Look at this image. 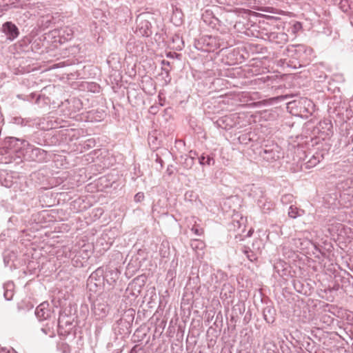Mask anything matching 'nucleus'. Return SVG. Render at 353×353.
<instances>
[{"label": "nucleus", "mask_w": 353, "mask_h": 353, "mask_svg": "<svg viewBox=\"0 0 353 353\" xmlns=\"http://www.w3.org/2000/svg\"><path fill=\"white\" fill-rule=\"evenodd\" d=\"M234 43V40L229 34H221V35L212 36L203 35L196 39L194 47L200 51L206 52H214L216 50L222 51Z\"/></svg>", "instance_id": "obj_1"}, {"label": "nucleus", "mask_w": 353, "mask_h": 353, "mask_svg": "<svg viewBox=\"0 0 353 353\" xmlns=\"http://www.w3.org/2000/svg\"><path fill=\"white\" fill-rule=\"evenodd\" d=\"M8 143V148L13 152H18L22 148H24V155L31 161L45 162L49 159V154L47 151L36 148L25 140L10 137Z\"/></svg>", "instance_id": "obj_2"}, {"label": "nucleus", "mask_w": 353, "mask_h": 353, "mask_svg": "<svg viewBox=\"0 0 353 353\" xmlns=\"http://www.w3.org/2000/svg\"><path fill=\"white\" fill-rule=\"evenodd\" d=\"M253 35L280 47L288 41V35L286 33L278 31L275 27L269 25L259 26L256 33H253Z\"/></svg>", "instance_id": "obj_3"}, {"label": "nucleus", "mask_w": 353, "mask_h": 353, "mask_svg": "<svg viewBox=\"0 0 353 353\" xmlns=\"http://www.w3.org/2000/svg\"><path fill=\"white\" fill-rule=\"evenodd\" d=\"M80 136V130L78 129L61 128L53 132L51 138V143L54 145L69 144L77 140Z\"/></svg>", "instance_id": "obj_4"}, {"label": "nucleus", "mask_w": 353, "mask_h": 353, "mask_svg": "<svg viewBox=\"0 0 353 353\" xmlns=\"http://www.w3.org/2000/svg\"><path fill=\"white\" fill-rule=\"evenodd\" d=\"M235 14L231 12H226L221 15V19H219L214 16H212V12H210L208 10H206L204 14L202 15V19L203 21L209 25L213 29L219 30V27L222 25L232 26L233 25V21L231 20L228 21L229 19H232Z\"/></svg>", "instance_id": "obj_5"}, {"label": "nucleus", "mask_w": 353, "mask_h": 353, "mask_svg": "<svg viewBox=\"0 0 353 353\" xmlns=\"http://www.w3.org/2000/svg\"><path fill=\"white\" fill-rule=\"evenodd\" d=\"M150 19L153 17L148 13H142L138 15L136 19L135 33L141 37H148L152 34V27Z\"/></svg>", "instance_id": "obj_6"}, {"label": "nucleus", "mask_w": 353, "mask_h": 353, "mask_svg": "<svg viewBox=\"0 0 353 353\" xmlns=\"http://www.w3.org/2000/svg\"><path fill=\"white\" fill-rule=\"evenodd\" d=\"M119 274L120 272L117 268H106L104 270L103 268H99L91 274L90 279L92 280L96 279L97 276H102L109 285H114Z\"/></svg>", "instance_id": "obj_7"}, {"label": "nucleus", "mask_w": 353, "mask_h": 353, "mask_svg": "<svg viewBox=\"0 0 353 353\" xmlns=\"http://www.w3.org/2000/svg\"><path fill=\"white\" fill-rule=\"evenodd\" d=\"M91 311L96 320L104 319L109 312V306L105 297L98 296L92 303Z\"/></svg>", "instance_id": "obj_8"}, {"label": "nucleus", "mask_w": 353, "mask_h": 353, "mask_svg": "<svg viewBox=\"0 0 353 353\" xmlns=\"http://www.w3.org/2000/svg\"><path fill=\"white\" fill-rule=\"evenodd\" d=\"M134 312L132 309L125 310L123 316L114 324V330L120 334L128 332L134 320Z\"/></svg>", "instance_id": "obj_9"}, {"label": "nucleus", "mask_w": 353, "mask_h": 353, "mask_svg": "<svg viewBox=\"0 0 353 353\" xmlns=\"http://www.w3.org/2000/svg\"><path fill=\"white\" fill-rule=\"evenodd\" d=\"M312 50L305 45H292L288 46L286 54L296 59H305L307 54H310Z\"/></svg>", "instance_id": "obj_10"}, {"label": "nucleus", "mask_w": 353, "mask_h": 353, "mask_svg": "<svg viewBox=\"0 0 353 353\" xmlns=\"http://www.w3.org/2000/svg\"><path fill=\"white\" fill-rule=\"evenodd\" d=\"M74 31L72 27L64 26L58 29H54L51 32L54 38H58L57 41L59 43H64L70 41L74 36Z\"/></svg>", "instance_id": "obj_11"}, {"label": "nucleus", "mask_w": 353, "mask_h": 353, "mask_svg": "<svg viewBox=\"0 0 353 353\" xmlns=\"http://www.w3.org/2000/svg\"><path fill=\"white\" fill-rule=\"evenodd\" d=\"M239 119V117L236 114L225 115L219 118L215 124L218 128L229 130L237 126Z\"/></svg>", "instance_id": "obj_12"}, {"label": "nucleus", "mask_w": 353, "mask_h": 353, "mask_svg": "<svg viewBox=\"0 0 353 353\" xmlns=\"http://www.w3.org/2000/svg\"><path fill=\"white\" fill-rule=\"evenodd\" d=\"M32 121L33 128L35 127L42 130H49L57 127V121L50 117H35Z\"/></svg>", "instance_id": "obj_13"}, {"label": "nucleus", "mask_w": 353, "mask_h": 353, "mask_svg": "<svg viewBox=\"0 0 353 353\" xmlns=\"http://www.w3.org/2000/svg\"><path fill=\"white\" fill-rule=\"evenodd\" d=\"M17 97L19 99L28 101H32L34 98H36L35 103L39 108H43L50 103V98L43 94L37 95L35 93H31L28 95L18 94Z\"/></svg>", "instance_id": "obj_14"}, {"label": "nucleus", "mask_w": 353, "mask_h": 353, "mask_svg": "<svg viewBox=\"0 0 353 353\" xmlns=\"http://www.w3.org/2000/svg\"><path fill=\"white\" fill-rule=\"evenodd\" d=\"M1 31L6 36L7 40L12 41L19 35V30L12 21L5 22L1 27Z\"/></svg>", "instance_id": "obj_15"}, {"label": "nucleus", "mask_w": 353, "mask_h": 353, "mask_svg": "<svg viewBox=\"0 0 353 353\" xmlns=\"http://www.w3.org/2000/svg\"><path fill=\"white\" fill-rule=\"evenodd\" d=\"M259 155L268 162L276 161L280 157L277 145L272 147L265 146V148L260 151Z\"/></svg>", "instance_id": "obj_16"}, {"label": "nucleus", "mask_w": 353, "mask_h": 353, "mask_svg": "<svg viewBox=\"0 0 353 353\" xmlns=\"http://www.w3.org/2000/svg\"><path fill=\"white\" fill-rule=\"evenodd\" d=\"M52 314L47 302H43L39 305L35 310V315L40 321L50 319Z\"/></svg>", "instance_id": "obj_17"}, {"label": "nucleus", "mask_w": 353, "mask_h": 353, "mask_svg": "<svg viewBox=\"0 0 353 353\" xmlns=\"http://www.w3.org/2000/svg\"><path fill=\"white\" fill-rule=\"evenodd\" d=\"M296 103H298L300 106L301 112L312 114L314 111V105L313 102L307 98L301 99L298 101H294L289 102L288 105V106L296 105Z\"/></svg>", "instance_id": "obj_18"}, {"label": "nucleus", "mask_w": 353, "mask_h": 353, "mask_svg": "<svg viewBox=\"0 0 353 353\" xmlns=\"http://www.w3.org/2000/svg\"><path fill=\"white\" fill-rule=\"evenodd\" d=\"M324 158L322 152H316L312 156L304 163L305 168L310 169L319 164Z\"/></svg>", "instance_id": "obj_19"}, {"label": "nucleus", "mask_w": 353, "mask_h": 353, "mask_svg": "<svg viewBox=\"0 0 353 353\" xmlns=\"http://www.w3.org/2000/svg\"><path fill=\"white\" fill-rule=\"evenodd\" d=\"M248 196L250 197L253 198L257 201L259 199H263L264 197V191L263 188L254 185L252 184L249 185V192Z\"/></svg>", "instance_id": "obj_20"}, {"label": "nucleus", "mask_w": 353, "mask_h": 353, "mask_svg": "<svg viewBox=\"0 0 353 353\" xmlns=\"http://www.w3.org/2000/svg\"><path fill=\"white\" fill-rule=\"evenodd\" d=\"M264 320L268 323H273L275 321L276 310L274 307L267 305L263 310Z\"/></svg>", "instance_id": "obj_21"}, {"label": "nucleus", "mask_w": 353, "mask_h": 353, "mask_svg": "<svg viewBox=\"0 0 353 353\" xmlns=\"http://www.w3.org/2000/svg\"><path fill=\"white\" fill-rule=\"evenodd\" d=\"M318 130L322 134L330 136L332 133V124L330 120L325 119L319 123Z\"/></svg>", "instance_id": "obj_22"}, {"label": "nucleus", "mask_w": 353, "mask_h": 353, "mask_svg": "<svg viewBox=\"0 0 353 353\" xmlns=\"http://www.w3.org/2000/svg\"><path fill=\"white\" fill-rule=\"evenodd\" d=\"M3 296L6 300L10 301L14 296V284L12 281H8L3 284Z\"/></svg>", "instance_id": "obj_23"}, {"label": "nucleus", "mask_w": 353, "mask_h": 353, "mask_svg": "<svg viewBox=\"0 0 353 353\" xmlns=\"http://www.w3.org/2000/svg\"><path fill=\"white\" fill-rule=\"evenodd\" d=\"M107 63L112 70H118L120 68V57L117 53L110 54L107 59Z\"/></svg>", "instance_id": "obj_24"}, {"label": "nucleus", "mask_w": 353, "mask_h": 353, "mask_svg": "<svg viewBox=\"0 0 353 353\" xmlns=\"http://www.w3.org/2000/svg\"><path fill=\"white\" fill-rule=\"evenodd\" d=\"M180 163L187 170H190L194 164V157L191 155H181L180 157Z\"/></svg>", "instance_id": "obj_25"}, {"label": "nucleus", "mask_w": 353, "mask_h": 353, "mask_svg": "<svg viewBox=\"0 0 353 353\" xmlns=\"http://www.w3.org/2000/svg\"><path fill=\"white\" fill-rule=\"evenodd\" d=\"M257 203L263 213H269L273 209V203L265 198L259 199Z\"/></svg>", "instance_id": "obj_26"}, {"label": "nucleus", "mask_w": 353, "mask_h": 353, "mask_svg": "<svg viewBox=\"0 0 353 353\" xmlns=\"http://www.w3.org/2000/svg\"><path fill=\"white\" fill-rule=\"evenodd\" d=\"M288 216L292 219H296L305 214V210L297 208L295 205H290L288 209Z\"/></svg>", "instance_id": "obj_27"}, {"label": "nucleus", "mask_w": 353, "mask_h": 353, "mask_svg": "<svg viewBox=\"0 0 353 353\" xmlns=\"http://www.w3.org/2000/svg\"><path fill=\"white\" fill-rule=\"evenodd\" d=\"M163 67L162 68L163 72L161 74H163V72L165 74L164 81L165 83L168 84L171 81V77H170V69L168 68L170 67V62L165 60H163L161 62Z\"/></svg>", "instance_id": "obj_28"}, {"label": "nucleus", "mask_w": 353, "mask_h": 353, "mask_svg": "<svg viewBox=\"0 0 353 353\" xmlns=\"http://www.w3.org/2000/svg\"><path fill=\"white\" fill-rule=\"evenodd\" d=\"M14 123L21 125V126H28V127H32V119L33 118H21V117H15L14 119Z\"/></svg>", "instance_id": "obj_29"}, {"label": "nucleus", "mask_w": 353, "mask_h": 353, "mask_svg": "<svg viewBox=\"0 0 353 353\" xmlns=\"http://www.w3.org/2000/svg\"><path fill=\"white\" fill-rule=\"evenodd\" d=\"M170 245L169 243L167 241H163L161 243L160 249H159V254L161 257L165 258L168 257L170 253Z\"/></svg>", "instance_id": "obj_30"}, {"label": "nucleus", "mask_w": 353, "mask_h": 353, "mask_svg": "<svg viewBox=\"0 0 353 353\" xmlns=\"http://www.w3.org/2000/svg\"><path fill=\"white\" fill-rule=\"evenodd\" d=\"M199 163L201 165H210L214 163V159L210 155H205L203 154L199 158Z\"/></svg>", "instance_id": "obj_31"}, {"label": "nucleus", "mask_w": 353, "mask_h": 353, "mask_svg": "<svg viewBox=\"0 0 353 353\" xmlns=\"http://www.w3.org/2000/svg\"><path fill=\"white\" fill-rule=\"evenodd\" d=\"M172 42L175 44L174 46H173L172 48L176 50H182V48L184 46V43L182 39L178 35H175L172 38Z\"/></svg>", "instance_id": "obj_32"}, {"label": "nucleus", "mask_w": 353, "mask_h": 353, "mask_svg": "<svg viewBox=\"0 0 353 353\" xmlns=\"http://www.w3.org/2000/svg\"><path fill=\"white\" fill-rule=\"evenodd\" d=\"M15 258V254L12 252H5L3 254V262L6 266L10 265V262Z\"/></svg>", "instance_id": "obj_33"}, {"label": "nucleus", "mask_w": 353, "mask_h": 353, "mask_svg": "<svg viewBox=\"0 0 353 353\" xmlns=\"http://www.w3.org/2000/svg\"><path fill=\"white\" fill-rule=\"evenodd\" d=\"M243 252H244L245 255L246 256L247 259L248 260H250V261H254L256 259V255L250 249L245 248L243 250Z\"/></svg>", "instance_id": "obj_34"}, {"label": "nucleus", "mask_w": 353, "mask_h": 353, "mask_svg": "<svg viewBox=\"0 0 353 353\" xmlns=\"http://www.w3.org/2000/svg\"><path fill=\"white\" fill-rule=\"evenodd\" d=\"M292 97L290 95H288V94H285V95H280V96H278L276 97H274L272 99V100L275 101H284L285 99H288L289 98H291Z\"/></svg>", "instance_id": "obj_35"}, {"label": "nucleus", "mask_w": 353, "mask_h": 353, "mask_svg": "<svg viewBox=\"0 0 353 353\" xmlns=\"http://www.w3.org/2000/svg\"><path fill=\"white\" fill-rule=\"evenodd\" d=\"M143 199H144V194H143V193H142V192H138V193H137V194H136V195L134 196V200H135L137 202H140V201H141Z\"/></svg>", "instance_id": "obj_36"}, {"label": "nucleus", "mask_w": 353, "mask_h": 353, "mask_svg": "<svg viewBox=\"0 0 353 353\" xmlns=\"http://www.w3.org/2000/svg\"><path fill=\"white\" fill-rule=\"evenodd\" d=\"M191 230L197 236H200L202 234V229L199 228L196 226H193L191 228Z\"/></svg>", "instance_id": "obj_37"}, {"label": "nucleus", "mask_w": 353, "mask_h": 353, "mask_svg": "<svg viewBox=\"0 0 353 353\" xmlns=\"http://www.w3.org/2000/svg\"><path fill=\"white\" fill-rule=\"evenodd\" d=\"M30 43V39L28 38H23V39H21L19 43L20 44V46H27L28 44H29Z\"/></svg>", "instance_id": "obj_38"}, {"label": "nucleus", "mask_w": 353, "mask_h": 353, "mask_svg": "<svg viewBox=\"0 0 353 353\" xmlns=\"http://www.w3.org/2000/svg\"><path fill=\"white\" fill-rule=\"evenodd\" d=\"M302 28V26H301V23H299V22H296L294 24V26H293V30L292 31L294 32L299 30L300 29H301Z\"/></svg>", "instance_id": "obj_39"}, {"label": "nucleus", "mask_w": 353, "mask_h": 353, "mask_svg": "<svg viewBox=\"0 0 353 353\" xmlns=\"http://www.w3.org/2000/svg\"><path fill=\"white\" fill-rule=\"evenodd\" d=\"M292 197V195L291 194H285V195H283L282 197H281V201L283 203H286L288 202V201H290Z\"/></svg>", "instance_id": "obj_40"}, {"label": "nucleus", "mask_w": 353, "mask_h": 353, "mask_svg": "<svg viewBox=\"0 0 353 353\" xmlns=\"http://www.w3.org/2000/svg\"><path fill=\"white\" fill-rule=\"evenodd\" d=\"M41 331L45 334H50V336H52V332H50V328H45V327H42L41 328Z\"/></svg>", "instance_id": "obj_41"}, {"label": "nucleus", "mask_w": 353, "mask_h": 353, "mask_svg": "<svg viewBox=\"0 0 353 353\" xmlns=\"http://www.w3.org/2000/svg\"><path fill=\"white\" fill-rule=\"evenodd\" d=\"M3 185L6 187L10 188L12 186V181H7V180L5 181V183H3Z\"/></svg>", "instance_id": "obj_42"}, {"label": "nucleus", "mask_w": 353, "mask_h": 353, "mask_svg": "<svg viewBox=\"0 0 353 353\" xmlns=\"http://www.w3.org/2000/svg\"><path fill=\"white\" fill-rule=\"evenodd\" d=\"M87 143H88L87 145L88 147H92L94 144V141L92 139H88V140H87Z\"/></svg>", "instance_id": "obj_43"}, {"label": "nucleus", "mask_w": 353, "mask_h": 353, "mask_svg": "<svg viewBox=\"0 0 353 353\" xmlns=\"http://www.w3.org/2000/svg\"><path fill=\"white\" fill-rule=\"evenodd\" d=\"M92 88H99V87L95 84V83H91L88 86V88L90 89L91 90H92Z\"/></svg>", "instance_id": "obj_44"}, {"label": "nucleus", "mask_w": 353, "mask_h": 353, "mask_svg": "<svg viewBox=\"0 0 353 353\" xmlns=\"http://www.w3.org/2000/svg\"><path fill=\"white\" fill-rule=\"evenodd\" d=\"M293 241L294 242V244H295L296 245H297V244H298V243L301 244V242H300V241H301V239H293ZM296 247L298 248V246H296Z\"/></svg>", "instance_id": "obj_45"}, {"label": "nucleus", "mask_w": 353, "mask_h": 353, "mask_svg": "<svg viewBox=\"0 0 353 353\" xmlns=\"http://www.w3.org/2000/svg\"><path fill=\"white\" fill-rule=\"evenodd\" d=\"M189 155L193 156L195 158V156H197V154L195 151L190 150L189 152Z\"/></svg>", "instance_id": "obj_46"}, {"label": "nucleus", "mask_w": 353, "mask_h": 353, "mask_svg": "<svg viewBox=\"0 0 353 353\" xmlns=\"http://www.w3.org/2000/svg\"><path fill=\"white\" fill-rule=\"evenodd\" d=\"M166 172L169 175H171L172 174V170L170 169L169 166L168 167Z\"/></svg>", "instance_id": "obj_47"}, {"label": "nucleus", "mask_w": 353, "mask_h": 353, "mask_svg": "<svg viewBox=\"0 0 353 353\" xmlns=\"http://www.w3.org/2000/svg\"><path fill=\"white\" fill-rule=\"evenodd\" d=\"M157 161L159 163H161V165H162V163H163L162 159H157Z\"/></svg>", "instance_id": "obj_48"}, {"label": "nucleus", "mask_w": 353, "mask_h": 353, "mask_svg": "<svg viewBox=\"0 0 353 353\" xmlns=\"http://www.w3.org/2000/svg\"><path fill=\"white\" fill-rule=\"evenodd\" d=\"M68 352H69V350H66V349H64L63 353H68Z\"/></svg>", "instance_id": "obj_49"}, {"label": "nucleus", "mask_w": 353, "mask_h": 353, "mask_svg": "<svg viewBox=\"0 0 353 353\" xmlns=\"http://www.w3.org/2000/svg\"><path fill=\"white\" fill-rule=\"evenodd\" d=\"M68 352H69V350H66V349H64L63 353H68Z\"/></svg>", "instance_id": "obj_50"}, {"label": "nucleus", "mask_w": 353, "mask_h": 353, "mask_svg": "<svg viewBox=\"0 0 353 353\" xmlns=\"http://www.w3.org/2000/svg\"><path fill=\"white\" fill-rule=\"evenodd\" d=\"M155 36H156V37H159V38H160V35H159V34H158L157 33L156 34V35H155Z\"/></svg>", "instance_id": "obj_51"}]
</instances>
